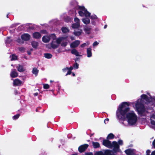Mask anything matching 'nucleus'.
I'll return each instance as SVG.
<instances>
[{
    "label": "nucleus",
    "mask_w": 155,
    "mask_h": 155,
    "mask_svg": "<svg viewBox=\"0 0 155 155\" xmlns=\"http://www.w3.org/2000/svg\"><path fill=\"white\" fill-rule=\"evenodd\" d=\"M74 23L72 24V27L73 28H79L80 26V20L77 18H75L74 19Z\"/></svg>",
    "instance_id": "6"
},
{
    "label": "nucleus",
    "mask_w": 155,
    "mask_h": 155,
    "mask_svg": "<svg viewBox=\"0 0 155 155\" xmlns=\"http://www.w3.org/2000/svg\"><path fill=\"white\" fill-rule=\"evenodd\" d=\"M107 27V25H105L104 26V28H105Z\"/></svg>",
    "instance_id": "48"
},
{
    "label": "nucleus",
    "mask_w": 155,
    "mask_h": 155,
    "mask_svg": "<svg viewBox=\"0 0 155 155\" xmlns=\"http://www.w3.org/2000/svg\"><path fill=\"white\" fill-rule=\"evenodd\" d=\"M11 60H14L17 59V57L15 54H12L11 56Z\"/></svg>",
    "instance_id": "31"
},
{
    "label": "nucleus",
    "mask_w": 155,
    "mask_h": 155,
    "mask_svg": "<svg viewBox=\"0 0 155 155\" xmlns=\"http://www.w3.org/2000/svg\"><path fill=\"white\" fill-rule=\"evenodd\" d=\"M71 52L72 54H74L77 56H81V55L79 54L78 52L75 49H72L71 50Z\"/></svg>",
    "instance_id": "16"
},
{
    "label": "nucleus",
    "mask_w": 155,
    "mask_h": 155,
    "mask_svg": "<svg viewBox=\"0 0 155 155\" xmlns=\"http://www.w3.org/2000/svg\"><path fill=\"white\" fill-rule=\"evenodd\" d=\"M43 87L45 89H48L49 88V86L48 84H43Z\"/></svg>",
    "instance_id": "32"
},
{
    "label": "nucleus",
    "mask_w": 155,
    "mask_h": 155,
    "mask_svg": "<svg viewBox=\"0 0 155 155\" xmlns=\"http://www.w3.org/2000/svg\"><path fill=\"white\" fill-rule=\"evenodd\" d=\"M18 68V70L19 72H22L24 71L25 70V69L21 65H19Z\"/></svg>",
    "instance_id": "20"
},
{
    "label": "nucleus",
    "mask_w": 155,
    "mask_h": 155,
    "mask_svg": "<svg viewBox=\"0 0 155 155\" xmlns=\"http://www.w3.org/2000/svg\"><path fill=\"white\" fill-rule=\"evenodd\" d=\"M91 23H92V24L93 25H95V23L93 21H91Z\"/></svg>",
    "instance_id": "46"
},
{
    "label": "nucleus",
    "mask_w": 155,
    "mask_h": 155,
    "mask_svg": "<svg viewBox=\"0 0 155 155\" xmlns=\"http://www.w3.org/2000/svg\"><path fill=\"white\" fill-rule=\"evenodd\" d=\"M129 106L128 103L123 102L119 105L116 112L117 117L118 119L125 117L123 124L126 126L134 125L137 120V115L133 111L130 110Z\"/></svg>",
    "instance_id": "2"
},
{
    "label": "nucleus",
    "mask_w": 155,
    "mask_h": 155,
    "mask_svg": "<svg viewBox=\"0 0 155 155\" xmlns=\"http://www.w3.org/2000/svg\"><path fill=\"white\" fill-rule=\"evenodd\" d=\"M154 129L155 130V129Z\"/></svg>",
    "instance_id": "51"
},
{
    "label": "nucleus",
    "mask_w": 155,
    "mask_h": 155,
    "mask_svg": "<svg viewBox=\"0 0 155 155\" xmlns=\"http://www.w3.org/2000/svg\"><path fill=\"white\" fill-rule=\"evenodd\" d=\"M38 71L36 68H34L32 70V73L33 74H35L36 76L38 73Z\"/></svg>",
    "instance_id": "23"
},
{
    "label": "nucleus",
    "mask_w": 155,
    "mask_h": 155,
    "mask_svg": "<svg viewBox=\"0 0 155 155\" xmlns=\"http://www.w3.org/2000/svg\"><path fill=\"white\" fill-rule=\"evenodd\" d=\"M61 30L63 33H65L69 31V29L67 28L63 27L61 28Z\"/></svg>",
    "instance_id": "25"
},
{
    "label": "nucleus",
    "mask_w": 155,
    "mask_h": 155,
    "mask_svg": "<svg viewBox=\"0 0 155 155\" xmlns=\"http://www.w3.org/2000/svg\"><path fill=\"white\" fill-rule=\"evenodd\" d=\"M49 37L51 39H53V40H56V39H55V38H56V36L55 34H51Z\"/></svg>",
    "instance_id": "29"
},
{
    "label": "nucleus",
    "mask_w": 155,
    "mask_h": 155,
    "mask_svg": "<svg viewBox=\"0 0 155 155\" xmlns=\"http://www.w3.org/2000/svg\"><path fill=\"white\" fill-rule=\"evenodd\" d=\"M10 76L12 78H15L18 76V74L15 70H12L10 74Z\"/></svg>",
    "instance_id": "12"
},
{
    "label": "nucleus",
    "mask_w": 155,
    "mask_h": 155,
    "mask_svg": "<svg viewBox=\"0 0 155 155\" xmlns=\"http://www.w3.org/2000/svg\"><path fill=\"white\" fill-rule=\"evenodd\" d=\"M114 134L112 133L109 134L107 137V139L108 140L114 138Z\"/></svg>",
    "instance_id": "26"
},
{
    "label": "nucleus",
    "mask_w": 155,
    "mask_h": 155,
    "mask_svg": "<svg viewBox=\"0 0 155 155\" xmlns=\"http://www.w3.org/2000/svg\"><path fill=\"white\" fill-rule=\"evenodd\" d=\"M146 155H150V151L149 150H147L146 151ZM151 155H155V150L152 152Z\"/></svg>",
    "instance_id": "27"
},
{
    "label": "nucleus",
    "mask_w": 155,
    "mask_h": 155,
    "mask_svg": "<svg viewBox=\"0 0 155 155\" xmlns=\"http://www.w3.org/2000/svg\"><path fill=\"white\" fill-rule=\"evenodd\" d=\"M155 105V97H152L149 93L147 95L143 94L141 96V98L133 103V107L135 108L138 114L141 116H145L147 112L150 113L149 116L151 127L155 129V110H147L144 106V104Z\"/></svg>",
    "instance_id": "1"
},
{
    "label": "nucleus",
    "mask_w": 155,
    "mask_h": 155,
    "mask_svg": "<svg viewBox=\"0 0 155 155\" xmlns=\"http://www.w3.org/2000/svg\"><path fill=\"white\" fill-rule=\"evenodd\" d=\"M92 49L91 48H87V56L88 58H90L92 56L91 52Z\"/></svg>",
    "instance_id": "15"
},
{
    "label": "nucleus",
    "mask_w": 155,
    "mask_h": 155,
    "mask_svg": "<svg viewBox=\"0 0 155 155\" xmlns=\"http://www.w3.org/2000/svg\"><path fill=\"white\" fill-rule=\"evenodd\" d=\"M33 37L34 38H39L41 37V35L39 32H35L33 34Z\"/></svg>",
    "instance_id": "17"
},
{
    "label": "nucleus",
    "mask_w": 155,
    "mask_h": 155,
    "mask_svg": "<svg viewBox=\"0 0 155 155\" xmlns=\"http://www.w3.org/2000/svg\"><path fill=\"white\" fill-rule=\"evenodd\" d=\"M69 69V68L66 67L63 69V71L64 72H65L66 71H68Z\"/></svg>",
    "instance_id": "37"
},
{
    "label": "nucleus",
    "mask_w": 155,
    "mask_h": 155,
    "mask_svg": "<svg viewBox=\"0 0 155 155\" xmlns=\"http://www.w3.org/2000/svg\"><path fill=\"white\" fill-rule=\"evenodd\" d=\"M44 57L48 59L51 58L52 56L51 54L50 53H45L44 54Z\"/></svg>",
    "instance_id": "22"
},
{
    "label": "nucleus",
    "mask_w": 155,
    "mask_h": 155,
    "mask_svg": "<svg viewBox=\"0 0 155 155\" xmlns=\"http://www.w3.org/2000/svg\"><path fill=\"white\" fill-rule=\"evenodd\" d=\"M103 144L108 148H112L113 147V150L114 152H118L120 150L119 145L116 141H113L112 143L109 140H104L103 141Z\"/></svg>",
    "instance_id": "3"
},
{
    "label": "nucleus",
    "mask_w": 155,
    "mask_h": 155,
    "mask_svg": "<svg viewBox=\"0 0 155 155\" xmlns=\"http://www.w3.org/2000/svg\"><path fill=\"white\" fill-rule=\"evenodd\" d=\"M82 21L86 25H87L90 23V19L87 18H84L82 19Z\"/></svg>",
    "instance_id": "18"
},
{
    "label": "nucleus",
    "mask_w": 155,
    "mask_h": 155,
    "mask_svg": "<svg viewBox=\"0 0 155 155\" xmlns=\"http://www.w3.org/2000/svg\"><path fill=\"white\" fill-rule=\"evenodd\" d=\"M71 71L68 70V72L66 74V75L67 76V75H68V74H71Z\"/></svg>",
    "instance_id": "39"
},
{
    "label": "nucleus",
    "mask_w": 155,
    "mask_h": 155,
    "mask_svg": "<svg viewBox=\"0 0 155 155\" xmlns=\"http://www.w3.org/2000/svg\"><path fill=\"white\" fill-rule=\"evenodd\" d=\"M78 12L80 16L81 17L85 16L86 17H88L90 15V13L83 6H79L78 7Z\"/></svg>",
    "instance_id": "5"
},
{
    "label": "nucleus",
    "mask_w": 155,
    "mask_h": 155,
    "mask_svg": "<svg viewBox=\"0 0 155 155\" xmlns=\"http://www.w3.org/2000/svg\"><path fill=\"white\" fill-rule=\"evenodd\" d=\"M21 84L22 82L21 81L18 79H15L13 81V85L15 86L20 85Z\"/></svg>",
    "instance_id": "14"
},
{
    "label": "nucleus",
    "mask_w": 155,
    "mask_h": 155,
    "mask_svg": "<svg viewBox=\"0 0 155 155\" xmlns=\"http://www.w3.org/2000/svg\"><path fill=\"white\" fill-rule=\"evenodd\" d=\"M153 146L155 149V139L154 140L153 142L152 143Z\"/></svg>",
    "instance_id": "40"
},
{
    "label": "nucleus",
    "mask_w": 155,
    "mask_h": 155,
    "mask_svg": "<svg viewBox=\"0 0 155 155\" xmlns=\"http://www.w3.org/2000/svg\"><path fill=\"white\" fill-rule=\"evenodd\" d=\"M79 66V64L77 63H76L74 64V65L73 67L75 69H78V68Z\"/></svg>",
    "instance_id": "33"
},
{
    "label": "nucleus",
    "mask_w": 155,
    "mask_h": 155,
    "mask_svg": "<svg viewBox=\"0 0 155 155\" xmlns=\"http://www.w3.org/2000/svg\"><path fill=\"white\" fill-rule=\"evenodd\" d=\"M92 144L94 147V148H98L100 146V144L97 142H93Z\"/></svg>",
    "instance_id": "21"
},
{
    "label": "nucleus",
    "mask_w": 155,
    "mask_h": 155,
    "mask_svg": "<svg viewBox=\"0 0 155 155\" xmlns=\"http://www.w3.org/2000/svg\"><path fill=\"white\" fill-rule=\"evenodd\" d=\"M91 28L90 26H85L84 28V30L85 33L89 34L91 32Z\"/></svg>",
    "instance_id": "10"
},
{
    "label": "nucleus",
    "mask_w": 155,
    "mask_h": 155,
    "mask_svg": "<svg viewBox=\"0 0 155 155\" xmlns=\"http://www.w3.org/2000/svg\"><path fill=\"white\" fill-rule=\"evenodd\" d=\"M123 143V141L121 140H119L118 141V143L119 145H122Z\"/></svg>",
    "instance_id": "36"
},
{
    "label": "nucleus",
    "mask_w": 155,
    "mask_h": 155,
    "mask_svg": "<svg viewBox=\"0 0 155 155\" xmlns=\"http://www.w3.org/2000/svg\"><path fill=\"white\" fill-rule=\"evenodd\" d=\"M90 44V42L89 41H87L86 42V43H84L83 44H81L80 46L81 48H84L85 47V46H88Z\"/></svg>",
    "instance_id": "24"
},
{
    "label": "nucleus",
    "mask_w": 155,
    "mask_h": 155,
    "mask_svg": "<svg viewBox=\"0 0 155 155\" xmlns=\"http://www.w3.org/2000/svg\"><path fill=\"white\" fill-rule=\"evenodd\" d=\"M70 38L72 40H73L75 39L74 37L73 36H71Z\"/></svg>",
    "instance_id": "43"
},
{
    "label": "nucleus",
    "mask_w": 155,
    "mask_h": 155,
    "mask_svg": "<svg viewBox=\"0 0 155 155\" xmlns=\"http://www.w3.org/2000/svg\"><path fill=\"white\" fill-rule=\"evenodd\" d=\"M38 43L37 42L33 41L31 43V45L33 48H36L38 46Z\"/></svg>",
    "instance_id": "28"
},
{
    "label": "nucleus",
    "mask_w": 155,
    "mask_h": 155,
    "mask_svg": "<svg viewBox=\"0 0 155 155\" xmlns=\"http://www.w3.org/2000/svg\"><path fill=\"white\" fill-rule=\"evenodd\" d=\"M50 40V38L48 36H44L42 38V41L44 43H48Z\"/></svg>",
    "instance_id": "13"
},
{
    "label": "nucleus",
    "mask_w": 155,
    "mask_h": 155,
    "mask_svg": "<svg viewBox=\"0 0 155 155\" xmlns=\"http://www.w3.org/2000/svg\"><path fill=\"white\" fill-rule=\"evenodd\" d=\"M109 119L108 118L106 119L104 121V122L105 124H106V122H107L109 121Z\"/></svg>",
    "instance_id": "41"
},
{
    "label": "nucleus",
    "mask_w": 155,
    "mask_h": 155,
    "mask_svg": "<svg viewBox=\"0 0 155 155\" xmlns=\"http://www.w3.org/2000/svg\"><path fill=\"white\" fill-rule=\"evenodd\" d=\"M73 68L72 67H71L69 68V70H70L71 71L73 69Z\"/></svg>",
    "instance_id": "44"
},
{
    "label": "nucleus",
    "mask_w": 155,
    "mask_h": 155,
    "mask_svg": "<svg viewBox=\"0 0 155 155\" xmlns=\"http://www.w3.org/2000/svg\"><path fill=\"white\" fill-rule=\"evenodd\" d=\"M88 147V145L87 144H84L80 146L79 147L78 150L79 151L80 153H82L84 152Z\"/></svg>",
    "instance_id": "7"
},
{
    "label": "nucleus",
    "mask_w": 155,
    "mask_h": 155,
    "mask_svg": "<svg viewBox=\"0 0 155 155\" xmlns=\"http://www.w3.org/2000/svg\"><path fill=\"white\" fill-rule=\"evenodd\" d=\"M72 75H73V76H75V74L74 73H73Z\"/></svg>",
    "instance_id": "47"
},
{
    "label": "nucleus",
    "mask_w": 155,
    "mask_h": 155,
    "mask_svg": "<svg viewBox=\"0 0 155 155\" xmlns=\"http://www.w3.org/2000/svg\"><path fill=\"white\" fill-rule=\"evenodd\" d=\"M21 38L23 40L27 41L29 39L30 36L28 34H25L21 35Z\"/></svg>",
    "instance_id": "11"
},
{
    "label": "nucleus",
    "mask_w": 155,
    "mask_h": 155,
    "mask_svg": "<svg viewBox=\"0 0 155 155\" xmlns=\"http://www.w3.org/2000/svg\"><path fill=\"white\" fill-rule=\"evenodd\" d=\"M50 82H53V81H51H51H50Z\"/></svg>",
    "instance_id": "50"
},
{
    "label": "nucleus",
    "mask_w": 155,
    "mask_h": 155,
    "mask_svg": "<svg viewBox=\"0 0 155 155\" xmlns=\"http://www.w3.org/2000/svg\"><path fill=\"white\" fill-rule=\"evenodd\" d=\"M19 114H17L15 115L13 117V119H16L19 117Z\"/></svg>",
    "instance_id": "35"
},
{
    "label": "nucleus",
    "mask_w": 155,
    "mask_h": 155,
    "mask_svg": "<svg viewBox=\"0 0 155 155\" xmlns=\"http://www.w3.org/2000/svg\"><path fill=\"white\" fill-rule=\"evenodd\" d=\"M80 44L79 40H77L72 42L70 45V47L72 48H75L77 47Z\"/></svg>",
    "instance_id": "8"
},
{
    "label": "nucleus",
    "mask_w": 155,
    "mask_h": 155,
    "mask_svg": "<svg viewBox=\"0 0 155 155\" xmlns=\"http://www.w3.org/2000/svg\"><path fill=\"white\" fill-rule=\"evenodd\" d=\"M97 18V16L95 15H92L91 16V19L93 20H96Z\"/></svg>",
    "instance_id": "30"
},
{
    "label": "nucleus",
    "mask_w": 155,
    "mask_h": 155,
    "mask_svg": "<svg viewBox=\"0 0 155 155\" xmlns=\"http://www.w3.org/2000/svg\"><path fill=\"white\" fill-rule=\"evenodd\" d=\"M41 32L44 34H46L47 32L45 30L41 31Z\"/></svg>",
    "instance_id": "42"
},
{
    "label": "nucleus",
    "mask_w": 155,
    "mask_h": 155,
    "mask_svg": "<svg viewBox=\"0 0 155 155\" xmlns=\"http://www.w3.org/2000/svg\"><path fill=\"white\" fill-rule=\"evenodd\" d=\"M82 32V30L81 29H79L77 31H74V34L76 36H79Z\"/></svg>",
    "instance_id": "19"
},
{
    "label": "nucleus",
    "mask_w": 155,
    "mask_h": 155,
    "mask_svg": "<svg viewBox=\"0 0 155 155\" xmlns=\"http://www.w3.org/2000/svg\"><path fill=\"white\" fill-rule=\"evenodd\" d=\"M66 38L61 37L56 39V40H53L51 43V46L53 48H58L61 42V45L62 46H65L67 44V42H64L66 40Z\"/></svg>",
    "instance_id": "4"
},
{
    "label": "nucleus",
    "mask_w": 155,
    "mask_h": 155,
    "mask_svg": "<svg viewBox=\"0 0 155 155\" xmlns=\"http://www.w3.org/2000/svg\"><path fill=\"white\" fill-rule=\"evenodd\" d=\"M127 155H134L135 154V151L133 149H128L125 151Z\"/></svg>",
    "instance_id": "9"
},
{
    "label": "nucleus",
    "mask_w": 155,
    "mask_h": 155,
    "mask_svg": "<svg viewBox=\"0 0 155 155\" xmlns=\"http://www.w3.org/2000/svg\"><path fill=\"white\" fill-rule=\"evenodd\" d=\"M34 95L35 96H37L38 95V93H36L34 94Z\"/></svg>",
    "instance_id": "45"
},
{
    "label": "nucleus",
    "mask_w": 155,
    "mask_h": 155,
    "mask_svg": "<svg viewBox=\"0 0 155 155\" xmlns=\"http://www.w3.org/2000/svg\"><path fill=\"white\" fill-rule=\"evenodd\" d=\"M11 41L10 38H8L6 40V43H9Z\"/></svg>",
    "instance_id": "38"
},
{
    "label": "nucleus",
    "mask_w": 155,
    "mask_h": 155,
    "mask_svg": "<svg viewBox=\"0 0 155 155\" xmlns=\"http://www.w3.org/2000/svg\"><path fill=\"white\" fill-rule=\"evenodd\" d=\"M99 44V43L97 41L94 42L93 44V46L94 47L97 46Z\"/></svg>",
    "instance_id": "34"
},
{
    "label": "nucleus",
    "mask_w": 155,
    "mask_h": 155,
    "mask_svg": "<svg viewBox=\"0 0 155 155\" xmlns=\"http://www.w3.org/2000/svg\"><path fill=\"white\" fill-rule=\"evenodd\" d=\"M72 155H78L77 154H73Z\"/></svg>",
    "instance_id": "49"
}]
</instances>
